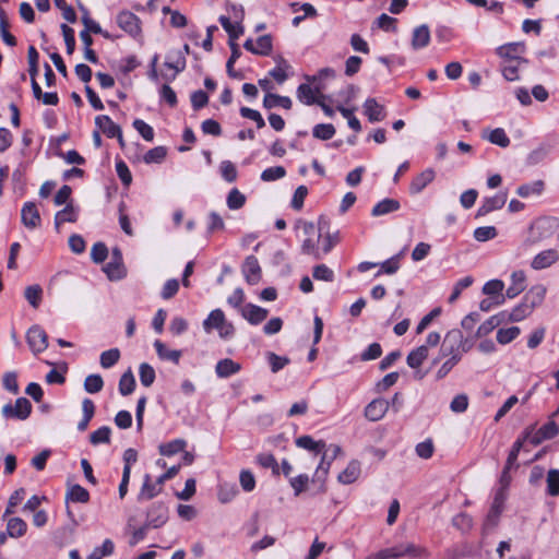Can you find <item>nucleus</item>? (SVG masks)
<instances>
[{
    "instance_id": "nucleus-53",
    "label": "nucleus",
    "mask_w": 559,
    "mask_h": 559,
    "mask_svg": "<svg viewBox=\"0 0 559 559\" xmlns=\"http://www.w3.org/2000/svg\"><path fill=\"white\" fill-rule=\"evenodd\" d=\"M115 545L110 539H105L100 547H96L87 559H103L114 552Z\"/></svg>"
},
{
    "instance_id": "nucleus-13",
    "label": "nucleus",
    "mask_w": 559,
    "mask_h": 559,
    "mask_svg": "<svg viewBox=\"0 0 559 559\" xmlns=\"http://www.w3.org/2000/svg\"><path fill=\"white\" fill-rule=\"evenodd\" d=\"M559 260V253L555 249H548L539 252L534 257L531 266L534 270H543L549 267Z\"/></svg>"
},
{
    "instance_id": "nucleus-8",
    "label": "nucleus",
    "mask_w": 559,
    "mask_h": 559,
    "mask_svg": "<svg viewBox=\"0 0 559 559\" xmlns=\"http://www.w3.org/2000/svg\"><path fill=\"white\" fill-rule=\"evenodd\" d=\"M117 24L132 37H136L141 34L140 19L130 11L120 12L117 15Z\"/></svg>"
},
{
    "instance_id": "nucleus-16",
    "label": "nucleus",
    "mask_w": 559,
    "mask_h": 559,
    "mask_svg": "<svg viewBox=\"0 0 559 559\" xmlns=\"http://www.w3.org/2000/svg\"><path fill=\"white\" fill-rule=\"evenodd\" d=\"M241 314L251 324H259L266 319L269 311L259 306L248 304L241 309Z\"/></svg>"
},
{
    "instance_id": "nucleus-7",
    "label": "nucleus",
    "mask_w": 559,
    "mask_h": 559,
    "mask_svg": "<svg viewBox=\"0 0 559 559\" xmlns=\"http://www.w3.org/2000/svg\"><path fill=\"white\" fill-rule=\"evenodd\" d=\"M26 341L34 354L44 352L48 346L47 333L39 325H33L28 329Z\"/></svg>"
},
{
    "instance_id": "nucleus-36",
    "label": "nucleus",
    "mask_w": 559,
    "mask_h": 559,
    "mask_svg": "<svg viewBox=\"0 0 559 559\" xmlns=\"http://www.w3.org/2000/svg\"><path fill=\"white\" fill-rule=\"evenodd\" d=\"M296 445L319 453L324 449L325 443L323 441H314L310 436H301L296 439Z\"/></svg>"
},
{
    "instance_id": "nucleus-47",
    "label": "nucleus",
    "mask_w": 559,
    "mask_h": 559,
    "mask_svg": "<svg viewBox=\"0 0 559 559\" xmlns=\"http://www.w3.org/2000/svg\"><path fill=\"white\" fill-rule=\"evenodd\" d=\"M120 359V350L111 348L100 354L99 362L103 368H110L115 366Z\"/></svg>"
},
{
    "instance_id": "nucleus-34",
    "label": "nucleus",
    "mask_w": 559,
    "mask_h": 559,
    "mask_svg": "<svg viewBox=\"0 0 559 559\" xmlns=\"http://www.w3.org/2000/svg\"><path fill=\"white\" fill-rule=\"evenodd\" d=\"M219 23L223 28L228 33L229 40H236L243 34V26L239 23L236 25L233 24L229 17L222 15L219 17Z\"/></svg>"
},
{
    "instance_id": "nucleus-48",
    "label": "nucleus",
    "mask_w": 559,
    "mask_h": 559,
    "mask_svg": "<svg viewBox=\"0 0 559 559\" xmlns=\"http://www.w3.org/2000/svg\"><path fill=\"white\" fill-rule=\"evenodd\" d=\"M226 203L230 210H239L245 205L246 197L238 189L234 188L229 191Z\"/></svg>"
},
{
    "instance_id": "nucleus-58",
    "label": "nucleus",
    "mask_w": 559,
    "mask_h": 559,
    "mask_svg": "<svg viewBox=\"0 0 559 559\" xmlns=\"http://www.w3.org/2000/svg\"><path fill=\"white\" fill-rule=\"evenodd\" d=\"M519 334H520V329L518 326L500 329L497 332V341L500 344H508V343L512 342Z\"/></svg>"
},
{
    "instance_id": "nucleus-30",
    "label": "nucleus",
    "mask_w": 559,
    "mask_h": 559,
    "mask_svg": "<svg viewBox=\"0 0 559 559\" xmlns=\"http://www.w3.org/2000/svg\"><path fill=\"white\" fill-rule=\"evenodd\" d=\"M504 284L500 280H491L487 282L483 287V293L488 296H497L496 305H501L504 301V297L500 295L503 290Z\"/></svg>"
},
{
    "instance_id": "nucleus-19",
    "label": "nucleus",
    "mask_w": 559,
    "mask_h": 559,
    "mask_svg": "<svg viewBox=\"0 0 559 559\" xmlns=\"http://www.w3.org/2000/svg\"><path fill=\"white\" fill-rule=\"evenodd\" d=\"M430 41V31L429 27L426 24H423L420 26H417L413 31L412 35V47L413 49H421L428 46Z\"/></svg>"
},
{
    "instance_id": "nucleus-51",
    "label": "nucleus",
    "mask_w": 559,
    "mask_h": 559,
    "mask_svg": "<svg viewBox=\"0 0 559 559\" xmlns=\"http://www.w3.org/2000/svg\"><path fill=\"white\" fill-rule=\"evenodd\" d=\"M110 433L111 429L108 426H103L99 429L95 430L90 436V442L94 445L99 443H109L110 442Z\"/></svg>"
},
{
    "instance_id": "nucleus-25",
    "label": "nucleus",
    "mask_w": 559,
    "mask_h": 559,
    "mask_svg": "<svg viewBox=\"0 0 559 559\" xmlns=\"http://www.w3.org/2000/svg\"><path fill=\"white\" fill-rule=\"evenodd\" d=\"M483 139H486L490 143L496 144L500 147H508L510 145V139L502 128H497L490 131H484Z\"/></svg>"
},
{
    "instance_id": "nucleus-40",
    "label": "nucleus",
    "mask_w": 559,
    "mask_h": 559,
    "mask_svg": "<svg viewBox=\"0 0 559 559\" xmlns=\"http://www.w3.org/2000/svg\"><path fill=\"white\" fill-rule=\"evenodd\" d=\"M297 97L301 103L306 105H313L320 99V96L316 97L314 91L309 84H300L298 86Z\"/></svg>"
},
{
    "instance_id": "nucleus-59",
    "label": "nucleus",
    "mask_w": 559,
    "mask_h": 559,
    "mask_svg": "<svg viewBox=\"0 0 559 559\" xmlns=\"http://www.w3.org/2000/svg\"><path fill=\"white\" fill-rule=\"evenodd\" d=\"M285 175H286V170L284 167L274 166V167L264 169L261 174V179L263 181H274V180L285 177Z\"/></svg>"
},
{
    "instance_id": "nucleus-35",
    "label": "nucleus",
    "mask_w": 559,
    "mask_h": 559,
    "mask_svg": "<svg viewBox=\"0 0 559 559\" xmlns=\"http://www.w3.org/2000/svg\"><path fill=\"white\" fill-rule=\"evenodd\" d=\"M187 442L183 439H176L158 447L159 453L165 456H171L185 450Z\"/></svg>"
},
{
    "instance_id": "nucleus-31",
    "label": "nucleus",
    "mask_w": 559,
    "mask_h": 559,
    "mask_svg": "<svg viewBox=\"0 0 559 559\" xmlns=\"http://www.w3.org/2000/svg\"><path fill=\"white\" fill-rule=\"evenodd\" d=\"M27 525L24 520L21 518H11L8 521L7 525V534L10 537L17 538L23 536L26 533Z\"/></svg>"
},
{
    "instance_id": "nucleus-46",
    "label": "nucleus",
    "mask_w": 559,
    "mask_h": 559,
    "mask_svg": "<svg viewBox=\"0 0 559 559\" xmlns=\"http://www.w3.org/2000/svg\"><path fill=\"white\" fill-rule=\"evenodd\" d=\"M533 312V309L528 306V302L524 300L518 305L509 314L511 322H519L527 318Z\"/></svg>"
},
{
    "instance_id": "nucleus-33",
    "label": "nucleus",
    "mask_w": 559,
    "mask_h": 559,
    "mask_svg": "<svg viewBox=\"0 0 559 559\" xmlns=\"http://www.w3.org/2000/svg\"><path fill=\"white\" fill-rule=\"evenodd\" d=\"M229 46H230L231 55L226 63L227 73L230 78L241 79L242 74L240 72H236L235 70H233L234 63L241 56L240 48H239L238 44L235 43V40H229Z\"/></svg>"
},
{
    "instance_id": "nucleus-27",
    "label": "nucleus",
    "mask_w": 559,
    "mask_h": 559,
    "mask_svg": "<svg viewBox=\"0 0 559 559\" xmlns=\"http://www.w3.org/2000/svg\"><path fill=\"white\" fill-rule=\"evenodd\" d=\"M292 105H293V103L289 97L281 96V95L272 94V93L266 94L263 99V106L266 109H272L277 106H281L285 109H290Z\"/></svg>"
},
{
    "instance_id": "nucleus-21",
    "label": "nucleus",
    "mask_w": 559,
    "mask_h": 559,
    "mask_svg": "<svg viewBox=\"0 0 559 559\" xmlns=\"http://www.w3.org/2000/svg\"><path fill=\"white\" fill-rule=\"evenodd\" d=\"M240 369L241 365L229 358L219 360L215 367L216 374L219 378H228L237 373Z\"/></svg>"
},
{
    "instance_id": "nucleus-55",
    "label": "nucleus",
    "mask_w": 559,
    "mask_h": 559,
    "mask_svg": "<svg viewBox=\"0 0 559 559\" xmlns=\"http://www.w3.org/2000/svg\"><path fill=\"white\" fill-rule=\"evenodd\" d=\"M221 175L227 182H234L237 179L238 171L230 160H224L219 166Z\"/></svg>"
},
{
    "instance_id": "nucleus-54",
    "label": "nucleus",
    "mask_w": 559,
    "mask_h": 559,
    "mask_svg": "<svg viewBox=\"0 0 559 559\" xmlns=\"http://www.w3.org/2000/svg\"><path fill=\"white\" fill-rule=\"evenodd\" d=\"M547 493L556 497L559 495V471L550 469L547 474Z\"/></svg>"
},
{
    "instance_id": "nucleus-18",
    "label": "nucleus",
    "mask_w": 559,
    "mask_h": 559,
    "mask_svg": "<svg viewBox=\"0 0 559 559\" xmlns=\"http://www.w3.org/2000/svg\"><path fill=\"white\" fill-rule=\"evenodd\" d=\"M511 285L506 292L508 298H514L525 289L526 276L523 271H515L511 274Z\"/></svg>"
},
{
    "instance_id": "nucleus-29",
    "label": "nucleus",
    "mask_w": 559,
    "mask_h": 559,
    "mask_svg": "<svg viewBox=\"0 0 559 559\" xmlns=\"http://www.w3.org/2000/svg\"><path fill=\"white\" fill-rule=\"evenodd\" d=\"M428 353L429 350L427 345H421L415 348L407 355V365L413 369L420 367L424 360L428 357Z\"/></svg>"
},
{
    "instance_id": "nucleus-14",
    "label": "nucleus",
    "mask_w": 559,
    "mask_h": 559,
    "mask_svg": "<svg viewBox=\"0 0 559 559\" xmlns=\"http://www.w3.org/2000/svg\"><path fill=\"white\" fill-rule=\"evenodd\" d=\"M242 272L249 284L254 285L259 282L261 276V267L259 265L258 259L254 255H249L246 258Z\"/></svg>"
},
{
    "instance_id": "nucleus-39",
    "label": "nucleus",
    "mask_w": 559,
    "mask_h": 559,
    "mask_svg": "<svg viewBox=\"0 0 559 559\" xmlns=\"http://www.w3.org/2000/svg\"><path fill=\"white\" fill-rule=\"evenodd\" d=\"M226 321L225 314L221 309L213 310L203 322L204 330L210 332L212 329L218 330L221 324Z\"/></svg>"
},
{
    "instance_id": "nucleus-57",
    "label": "nucleus",
    "mask_w": 559,
    "mask_h": 559,
    "mask_svg": "<svg viewBox=\"0 0 559 559\" xmlns=\"http://www.w3.org/2000/svg\"><path fill=\"white\" fill-rule=\"evenodd\" d=\"M267 361L270 364L272 372L276 373L282 370L286 365L289 364V359L287 357H282L276 355L275 353L269 352L266 354Z\"/></svg>"
},
{
    "instance_id": "nucleus-43",
    "label": "nucleus",
    "mask_w": 559,
    "mask_h": 559,
    "mask_svg": "<svg viewBox=\"0 0 559 559\" xmlns=\"http://www.w3.org/2000/svg\"><path fill=\"white\" fill-rule=\"evenodd\" d=\"M104 380L100 374H90L84 380V390L87 393L95 394L103 390Z\"/></svg>"
},
{
    "instance_id": "nucleus-10",
    "label": "nucleus",
    "mask_w": 559,
    "mask_h": 559,
    "mask_svg": "<svg viewBox=\"0 0 559 559\" xmlns=\"http://www.w3.org/2000/svg\"><path fill=\"white\" fill-rule=\"evenodd\" d=\"M21 221L22 224L28 229H35L40 225V214L34 202H26L23 205L21 211Z\"/></svg>"
},
{
    "instance_id": "nucleus-32",
    "label": "nucleus",
    "mask_w": 559,
    "mask_h": 559,
    "mask_svg": "<svg viewBox=\"0 0 559 559\" xmlns=\"http://www.w3.org/2000/svg\"><path fill=\"white\" fill-rule=\"evenodd\" d=\"M135 389V379L131 371L128 369L119 380V393L123 396L130 395Z\"/></svg>"
},
{
    "instance_id": "nucleus-2",
    "label": "nucleus",
    "mask_w": 559,
    "mask_h": 559,
    "mask_svg": "<svg viewBox=\"0 0 559 559\" xmlns=\"http://www.w3.org/2000/svg\"><path fill=\"white\" fill-rule=\"evenodd\" d=\"M180 469V465H174L168 468L163 475H160L155 483H152V478L148 474L144 475L143 485L138 495V501L151 500L160 493L163 485L166 480L174 478Z\"/></svg>"
},
{
    "instance_id": "nucleus-42",
    "label": "nucleus",
    "mask_w": 559,
    "mask_h": 559,
    "mask_svg": "<svg viewBox=\"0 0 559 559\" xmlns=\"http://www.w3.org/2000/svg\"><path fill=\"white\" fill-rule=\"evenodd\" d=\"M67 500L86 503L90 500L88 491L80 485H73L67 492Z\"/></svg>"
},
{
    "instance_id": "nucleus-24",
    "label": "nucleus",
    "mask_w": 559,
    "mask_h": 559,
    "mask_svg": "<svg viewBox=\"0 0 559 559\" xmlns=\"http://www.w3.org/2000/svg\"><path fill=\"white\" fill-rule=\"evenodd\" d=\"M95 124L108 138H115L117 134H119L120 127L116 124L108 116H97L95 118Z\"/></svg>"
},
{
    "instance_id": "nucleus-26",
    "label": "nucleus",
    "mask_w": 559,
    "mask_h": 559,
    "mask_svg": "<svg viewBox=\"0 0 559 559\" xmlns=\"http://www.w3.org/2000/svg\"><path fill=\"white\" fill-rule=\"evenodd\" d=\"M400 202L395 199H384L380 202H378L372 211V216H382L389 213H393L400 209Z\"/></svg>"
},
{
    "instance_id": "nucleus-56",
    "label": "nucleus",
    "mask_w": 559,
    "mask_h": 559,
    "mask_svg": "<svg viewBox=\"0 0 559 559\" xmlns=\"http://www.w3.org/2000/svg\"><path fill=\"white\" fill-rule=\"evenodd\" d=\"M501 322H502V320H500L498 318V316H493V317L489 318L488 320H486L478 326V329L476 331V337H483V336L488 335Z\"/></svg>"
},
{
    "instance_id": "nucleus-64",
    "label": "nucleus",
    "mask_w": 559,
    "mask_h": 559,
    "mask_svg": "<svg viewBox=\"0 0 559 559\" xmlns=\"http://www.w3.org/2000/svg\"><path fill=\"white\" fill-rule=\"evenodd\" d=\"M453 525L462 532H466L472 528L473 520L466 513H459L452 520Z\"/></svg>"
},
{
    "instance_id": "nucleus-45",
    "label": "nucleus",
    "mask_w": 559,
    "mask_h": 559,
    "mask_svg": "<svg viewBox=\"0 0 559 559\" xmlns=\"http://www.w3.org/2000/svg\"><path fill=\"white\" fill-rule=\"evenodd\" d=\"M139 373H140V381H141L142 385L148 388L154 383L155 377H156L155 370L147 362H142L140 365Z\"/></svg>"
},
{
    "instance_id": "nucleus-61",
    "label": "nucleus",
    "mask_w": 559,
    "mask_h": 559,
    "mask_svg": "<svg viewBox=\"0 0 559 559\" xmlns=\"http://www.w3.org/2000/svg\"><path fill=\"white\" fill-rule=\"evenodd\" d=\"M133 128L142 135L145 141H153L154 139V130L151 126L144 122L141 119H135L133 121Z\"/></svg>"
},
{
    "instance_id": "nucleus-11",
    "label": "nucleus",
    "mask_w": 559,
    "mask_h": 559,
    "mask_svg": "<svg viewBox=\"0 0 559 559\" xmlns=\"http://www.w3.org/2000/svg\"><path fill=\"white\" fill-rule=\"evenodd\" d=\"M167 508L162 503H154L147 510L146 526L158 528L167 521Z\"/></svg>"
},
{
    "instance_id": "nucleus-23",
    "label": "nucleus",
    "mask_w": 559,
    "mask_h": 559,
    "mask_svg": "<svg viewBox=\"0 0 559 559\" xmlns=\"http://www.w3.org/2000/svg\"><path fill=\"white\" fill-rule=\"evenodd\" d=\"M78 221V210L73 206V204L69 203L67 206L57 212L55 215V227L59 230L60 225L68 223H75Z\"/></svg>"
},
{
    "instance_id": "nucleus-20",
    "label": "nucleus",
    "mask_w": 559,
    "mask_h": 559,
    "mask_svg": "<svg viewBox=\"0 0 559 559\" xmlns=\"http://www.w3.org/2000/svg\"><path fill=\"white\" fill-rule=\"evenodd\" d=\"M154 347L156 349L157 356L162 360H169L174 364L178 365L181 358V350L177 349H168L167 346L159 340L154 342Z\"/></svg>"
},
{
    "instance_id": "nucleus-4",
    "label": "nucleus",
    "mask_w": 559,
    "mask_h": 559,
    "mask_svg": "<svg viewBox=\"0 0 559 559\" xmlns=\"http://www.w3.org/2000/svg\"><path fill=\"white\" fill-rule=\"evenodd\" d=\"M424 548L414 543H401L378 551L380 559H397L401 557L417 558L424 554Z\"/></svg>"
},
{
    "instance_id": "nucleus-38",
    "label": "nucleus",
    "mask_w": 559,
    "mask_h": 559,
    "mask_svg": "<svg viewBox=\"0 0 559 559\" xmlns=\"http://www.w3.org/2000/svg\"><path fill=\"white\" fill-rule=\"evenodd\" d=\"M9 21L7 19L4 10L0 7V34L3 39V41L9 46H15L16 39L15 37L9 32Z\"/></svg>"
},
{
    "instance_id": "nucleus-41",
    "label": "nucleus",
    "mask_w": 559,
    "mask_h": 559,
    "mask_svg": "<svg viewBox=\"0 0 559 559\" xmlns=\"http://www.w3.org/2000/svg\"><path fill=\"white\" fill-rule=\"evenodd\" d=\"M525 45L523 43H511L503 45L497 49L500 57L515 59V53L524 52Z\"/></svg>"
},
{
    "instance_id": "nucleus-37",
    "label": "nucleus",
    "mask_w": 559,
    "mask_h": 559,
    "mask_svg": "<svg viewBox=\"0 0 559 559\" xmlns=\"http://www.w3.org/2000/svg\"><path fill=\"white\" fill-rule=\"evenodd\" d=\"M24 297L33 308L37 309L43 298V289L37 284L27 286L24 290Z\"/></svg>"
},
{
    "instance_id": "nucleus-50",
    "label": "nucleus",
    "mask_w": 559,
    "mask_h": 559,
    "mask_svg": "<svg viewBox=\"0 0 559 559\" xmlns=\"http://www.w3.org/2000/svg\"><path fill=\"white\" fill-rule=\"evenodd\" d=\"M313 136L320 140H330L335 134V128L331 123H320L312 130Z\"/></svg>"
},
{
    "instance_id": "nucleus-1",
    "label": "nucleus",
    "mask_w": 559,
    "mask_h": 559,
    "mask_svg": "<svg viewBox=\"0 0 559 559\" xmlns=\"http://www.w3.org/2000/svg\"><path fill=\"white\" fill-rule=\"evenodd\" d=\"M468 340L464 337L463 333L459 329H453L445 334L440 348L441 357H454L457 356L462 359L464 353L471 349Z\"/></svg>"
},
{
    "instance_id": "nucleus-28",
    "label": "nucleus",
    "mask_w": 559,
    "mask_h": 559,
    "mask_svg": "<svg viewBox=\"0 0 559 559\" xmlns=\"http://www.w3.org/2000/svg\"><path fill=\"white\" fill-rule=\"evenodd\" d=\"M360 475V465L357 461H352L347 467L338 475V481L345 485L354 483Z\"/></svg>"
},
{
    "instance_id": "nucleus-62",
    "label": "nucleus",
    "mask_w": 559,
    "mask_h": 559,
    "mask_svg": "<svg viewBox=\"0 0 559 559\" xmlns=\"http://www.w3.org/2000/svg\"><path fill=\"white\" fill-rule=\"evenodd\" d=\"M312 276L319 281L332 282L334 280L333 271L325 264H319L313 267Z\"/></svg>"
},
{
    "instance_id": "nucleus-17",
    "label": "nucleus",
    "mask_w": 559,
    "mask_h": 559,
    "mask_svg": "<svg viewBox=\"0 0 559 559\" xmlns=\"http://www.w3.org/2000/svg\"><path fill=\"white\" fill-rule=\"evenodd\" d=\"M547 288L537 284L530 288V290L525 294L523 300L528 302V306L534 310L536 307L540 306L545 299Z\"/></svg>"
},
{
    "instance_id": "nucleus-15",
    "label": "nucleus",
    "mask_w": 559,
    "mask_h": 559,
    "mask_svg": "<svg viewBox=\"0 0 559 559\" xmlns=\"http://www.w3.org/2000/svg\"><path fill=\"white\" fill-rule=\"evenodd\" d=\"M435 176L436 173L432 168H427L418 174L411 182V194H418L421 192L435 179Z\"/></svg>"
},
{
    "instance_id": "nucleus-60",
    "label": "nucleus",
    "mask_w": 559,
    "mask_h": 559,
    "mask_svg": "<svg viewBox=\"0 0 559 559\" xmlns=\"http://www.w3.org/2000/svg\"><path fill=\"white\" fill-rule=\"evenodd\" d=\"M498 235L496 227L483 226L478 227L474 231V237L477 241H487L493 239Z\"/></svg>"
},
{
    "instance_id": "nucleus-9",
    "label": "nucleus",
    "mask_w": 559,
    "mask_h": 559,
    "mask_svg": "<svg viewBox=\"0 0 559 559\" xmlns=\"http://www.w3.org/2000/svg\"><path fill=\"white\" fill-rule=\"evenodd\" d=\"M389 401L384 399H374L365 407L364 416L369 421H378L385 416V414L389 411Z\"/></svg>"
},
{
    "instance_id": "nucleus-63",
    "label": "nucleus",
    "mask_w": 559,
    "mask_h": 559,
    "mask_svg": "<svg viewBox=\"0 0 559 559\" xmlns=\"http://www.w3.org/2000/svg\"><path fill=\"white\" fill-rule=\"evenodd\" d=\"M308 194V188L306 186H299L293 195L292 207L296 211H300L304 206L305 199Z\"/></svg>"
},
{
    "instance_id": "nucleus-52",
    "label": "nucleus",
    "mask_w": 559,
    "mask_h": 559,
    "mask_svg": "<svg viewBox=\"0 0 559 559\" xmlns=\"http://www.w3.org/2000/svg\"><path fill=\"white\" fill-rule=\"evenodd\" d=\"M167 154V150L164 146H156L146 152L143 159L146 164L162 163Z\"/></svg>"
},
{
    "instance_id": "nucleus-5",
    "label": "nucleus",
    "mask_w": 559,
    "mask_h": 559,
    "mask_svg": "<svg viewBox=\"0 0 559 559\" xmlns=\"http://www.w3.org/2000/svg\"><path fill=\"white\" fill-rule=\"evenodd\" d=\"M32 412V404L26 397H19L15 401V404H5L2 407V415L4 418H15L20 420H25L28 418Z\"/></svg>"
},
{
    "instance_id": "nucleus-22",
    "label": "nucleus",
    "mask_w": 559,
    "mask_h": 559,
    "mask_svg": "<svg viewBox=\"0 0 559 559\" xmlns=\"http://www.w3.org/2000/svg\"><path fill=\"white\" fill-rule=\"evenodd\" d=\"M364 109L370 122L384 119L383 106L379 105L374 98H368L364 104Z\"/></svg>"
},
{
    "instance_id": "nucleus-49",
    "label": "nucleus",
    "mask_w": 559,
    "mask_h": 559,
    "mask_svg": "<svg viewBox=\"0 0 559 559\" xmlns=\"http://www.w3.org/2000/svg\"><path fill=\"white\" fill-rule=\"evenodd\" d=\"M104 272L107 274L109 280H120L124 276V269L122 262L118 261L115 262L111 260L108 262L105 267Z\"/></svg>"
},
{
    "instance_id": "nucleus-12",
    "label": "nucleus",
    "mask_w": 559,
    "mask_h": 559,
    "mask_svg": "<svg viewBox=\"0 0 559 559\" xmlns=\"http://www.w3.org/2000/svg\"><path fill=\"white\" fill-rule=\"evenodd\" d=\"M507 202V192H499L493 197L485 198L481 205L478 207L476 217H481L492 211L500 210Z\"/></svg>"
},
{
    "instance_id": "nucleus-6",
    "label": "nucleus",
    "mask_w": 559,
    "mask_h": 559,
    "mask_svg": "<svg viewBox=\"0 0 559 559\" xmlns=\"http://www.w3.org/2000/svg\"><path fill=\"white\" fill-rule=\"evenodd\" d=\"M186 57L181 51H174L167 56V60L164 66L168 70H173V73L163 72L160 76L166 82H173L176 76L186 69Z\"/></svg>"
},
{
    "instance_id": "nucleus-3",
    "label": "nucleus",
    "mask_w": 559,
    "mask_h": 559,
    "mask_svg": "<svg viewBox=\"0 0 559 559\" xmlns=\"http://www.w3.org/2000/svg\"><path fill=\"white\" fill-rule=\"evenodd\" d=\"M559 227V219L556 217H542L535 221L530 230L528 241L536 243L550 238Z\"/></svg>"
},
{
    "instance_id": "nucleus-44",
    "label": "nucleus",
    "mask_w": 559,
    "mask_h": 559,
    "mask_svg": "<svg viewBox=\"0 0 559 559\" xmlns=\"http://www.w3.org/2000/svg\"><path fill=\"white\" fill-rule=\"evenodd\" d=\"M543 190H544V181L537 180V181H534L533 183H526V185L520 186L516 190V193L521 198H527L531 194L538 195L543 192Z\"/></svg>"
}]
</instances>
